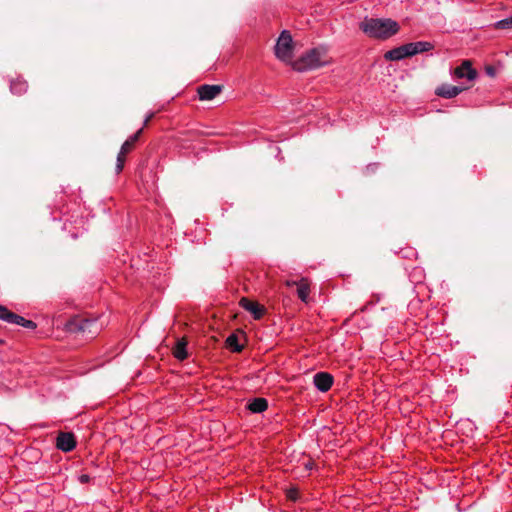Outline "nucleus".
Listing matches in <instances>:
<instances>
[{
	"label": "nucleus",
	"mask_w": 512,
	"mask_h": 512,
	"mask_svg": "<svg viewBox=\"0 0 512 512\" xmlns=\"http://www.w3.org/2000/svg\"><path fill=\"white\" fill-rule=\"evenodd\" d=\"M76 446V439L71 432H61L56 438V447L63 452H70Z\"/></svg>",
	"instance_id": "39448f33"
},
{
	"label": "nucleus",
	"mask_w": 512,
	"mask_h": 512,
	"mask_svg": "<svg viewBox=\"0 0 512 512\" xmlns=\"http://www.w3.org/2000/svg\"><path fill=\"white\" fill-rule=\"evenodd\" d=\"M125 154L126 153H122V151L120 150L117 155L116 173H120L123 170L124 163H125Z\"/></svg>",
	"instance_id": "4be33fe9"
},
{
	"label": "nucleus",
	"mask_w": 512,
	"mask_h": 512,
	"mask_svg": "<svg viewBox=\"0 0 512 512\" xmlns=\"http://www.w3.org/2000/svg\"><path fill=\"white\" fill-rule=\"evenodd\" d=\"M485 72L488 76L490 77H495L496 76V68L492 65H488L485 67Z\"/></svg>",
	"instance_id": "5701e85b"
},
{
	"label": "nucleus",
	"mask_w": 512,
	"mask_h": 512,
	"mask_svg": "<svg viewBox=\"0 0 512 512\" xmlns=\"http://www.w3.org/2000/svg\"><path fill=\"white\" fill-rule=\"evenodd\" d=\"M4 341L2 339H0V343H3Z\"/></svg>",
	"instance_id": "bb28decb"
},
{
	"label": "nucleus",
	"mask_w": 512,
	"mask_h": 512,
	"mask_svg": "<svg viewBox=\"0 0 512 512\" xmlns=\"http://www.w3.org/2000/svg\"><path fill=\"white\" fill-rule=\"evenodd\" d=\"M153 117V113H150L147 115V117L144 120V126L147 125V123L150 121V119Z\"/></svg>",
	"instance_id": "a878e982"
},
{
	"label": "nucleus",
	"mask_w": 512,
	"mask_h": 512,
	"mask_svg": "<svg viewBox=\"0 0 512 512\" xmlns=\"http://www.w3.org/2000/svg\"><path fill=\"white\" fill-rule=\"evenodd\" d=\"M297 283H298V281H294V280H286V281H285V285H286L287 287H292V286H294V285H296V286H297Z\"/></svg>",
	"instance_id": "393cba45"
},
{
	"label": "nucleus",
	"mask_w": 512,
	"mask_h": 512,
	"mask_svg": "<svg viewBox=\"0 0 512 512\" xmlns=\"http://www.w3.org/2000/svg\"><path fill=\"white\" fill-rule=\"evenodd\" d=\"M226 345L233 352H241L243 346L239 344L238 336L236 334H231L226 339Z\"/></svg>",
	"instance_id": "6ab92c4d"
},
{
	"label": "nucleus",
	"mask_w": 512,
	"mask_h": 512,
	"mask_svg": "<svg viewBox=\"0 0 512 512\" xmlns=\"http://www.w3.org/2000/svg\"><path fill=\"white\" fill-rule=\"evenodd\" d=\"M9 323L16 324V325H19V326H22V327H25L28 329H35L37 327L36 323L33 322L32 320H27L24 317L14 313V312L12 313V317H11Z\"/></svg>",
	"instance_id": "dca6fc26"
},
{
	"label": "nucleus",
	"mask_w": 512,
	"mask_h": 512,
	"mask_svg": "<svg viewBox=\"0 0 512 512\" xmlns=\"http://www.w3.org/2000/svg\"><path fill=\"white\" fill-rule=\"evenodd\" d=\"M464 90L465 88L461 86L442 84L441 86L437 87L435 93L440 97L451 99L459 95Z\"/></svg>",
	"instance_id": "9b49d317"
},
{
	"label": "nucleus",
	"mask_w": 512,
	"mask_h": 512,
	"mask_svg": "<svg viewBox=\"0 0 512 512\" xmlns=\"http://www.w3.org/2000/svg\"><path fill=\"white\" fill-rule=\"evenodd\" d=\"M406 57H411L408 43L393 48L384 54V58L387 61H400Z\"/></svg>",
	"instance_id": "1a4fd4ad"
},
{
	"label": "nucleus",
	"mask_w": 512,
	"mask_h": 512,
	"mask_svg": "<svg viewBox=\"0 0 512 512\" xmlns=\"http://www.w3.org/2000/svg\"><path fill=\"white\" fill-rule=\"evenodd\" d=\"M330 62L324 47H316L293 63V69L298 72L313 70L327 65Z\"/></svg>",
	"instance_id": "f03ea898"
},
{
	"label": "nucleus",
	"mask_w": 512,
	"mask_h": 512,
	"mask_svg": "<svg viewBox=\"0 0 512 512\" xmlns=\"http://www.w3.org/2000/svg\"><path fill=\"white\" fill-rule=\"evenodd\" d=\"M12 313L13 312L10 311L7 307L0 304V320L9 323L12 317Z\"/></svg>",
	"instance_id": "412c9836"
},
{
	"label": "nucleus",
	"mask_w": 512,
	"mask_h": 512,
	"mask_svg": "<svg viewBox=\"0 0 512 512\" xmlns=\"http://www.w3.org/2000/svg\"><path fill=\"white\" fill-rule=\"evenodd\" d=\"M359 28L370 38L387 39L398 33L399 24L390 18L365 17Z\"/></svg>",
	"instance_id": "f257e3e1"
},
{
	"label": "nucleus",
	"mask_w": 512,
	"mask_h": 512,
	"mask_svg": "<svg viewBox=\"0 0 512 512\" xmlns=\"http://www.w3.org/2000/svg\"><path fill=\"white\" fill-rule=\"evenodd\" d=\"M310 293V284L307 278H301L297 283V295L299 299L307 303Z\"/></svg>",
	"instance_id": "ddd939ff"
},
{
	"label": "nucleus",
	"mask_w": 512,
	"mask_h": 512,
	"mask_svg": "<svg viewBox=\"0 0 512 512\" xmlns=\"http://www.w3.org/2000/svg\"><path fill=\"white\" fill-rule=\"evenodd\" d=\"M239 304L244 310L250 312L255 320H259L265 312L263 306L245 297L241 298Z\"/></svg>",
	"instance_id": "6e6552de"
},
{
	"label": "nucleus",
	"mask_w": 512,
	"mask_h": 512,
	"mask_svg": "<svg viewBox=\"0 0 512 512\" xmlns=\"http://www.w3.org/2000/svg\"><path fill=\"white\" fill-rule=\"evenodd\" d=\"M142 133V128H140L136 133H134L132 136H130L121 146L122 153H128L134 143L139 139L140 134Z\"/></svg>",
	"instance_id": "a211bd4d"
},
{
	"label": "nucleus",
	"mask_w": 512,
	"mask_h": 512,
	"mask_svg": "<svg viewBox=\"0 0 512 512\" xmlns=\"http://www.w3.org/2000/svg\"><path fill=\"white\" fill-rule=\"evenodd\" d=\"M268 408V402L265 398H255L248 404V409L252 413H262Z\"/></svg>",
	"instance_id": "2eb2a0df"
},
{
	"label": "nucleus",
	"mask_w": 512,
	"mask_h": 512,
	"mask_svg": "<svg viewBox=\"0 0 512 512\" xmlns=\"http://www.w3.org/2000/svg\"><path fill=\"white\" fill-rule=\"evenodd\" d=\"M28 89V84L25 80L12 81L10 84V90L13 94L21 95Z\"/></svg>",
	"instance_id": "f3484780"
},
{
	"label": "nucleus",
	"mask_w": 512,
	"mask_h": 512,
	"mask_svg": "<svg viewBox=\"0 0 512 512\" xmlns=\"http://www.w3.org/2000/svg\"><path fill=\"white\" fill-rule=\"evenodd\" d=\"M222 91L221 85L204 84L198 87L197 93L201 101H210L217 97Z\"/></svg>",
	"instance_id": "423d86ee"
},
{
	"label": "nucleus",
	"mask_w": 512,
	"mask_h": 512,
	"mask_svg": "<svg viewBox=\"0 0 512 512\" xmlns=\"http://www.w3.org/2000/svg\"><path fill=\"white\" fill-rule=\"evenodd\" d=\"M313 382L319 391L327 392L333 384V377L327 372H318L314 375Z\"/></svg>",
	"instance_id": "0eeeda50"
},
{
	"label": "nucleus",
	"mask_w": 512,
	"mask_h": 512,
	"mask_svg": "<svg viewBox=\"0 0 512 512\" xmlns=\"http://www.w3.org/2000/svg\"><path fill=\"white\" fill-rule=\"evenodd\" d=\"M454 75L457 78H466L473 81L477 77V72L472 68L470 61L466 60L454 70Z\"/></svg>",
	"instance_id": "9d476101"
},
{
	"label": "nucleus",
	"mask_w": 512,
	"mask_h": 512,
	"mask_svg": "<svg viewBox=\"0 0 512 512\" xmlns=\"http://www.w3.org/2000/svg\"><path fill=\"white\" fill-rule=\"evenodd\" d=\"M275 55L278 59L288 62L293 55V40L287 30H283L275 45Z\"/></svg>",
	"instance_id": "7ed1b4c3"
},
{
	"label": "nucleus",
	"mask_w": 512,
	"mask_h": 512,
	"mask_svg": "<svg viewBox=\"0 0 512 512\" xmlns=\"http://www.w3.org/2000/svg\"><path fill=\"white\" fill-rule=\"evenodd\" d=\"M410 55L414 56L422 52H428L433 49V44L428 41H418L408 43Z\"/></svg>",
	"instance_id": "f8f14e48"
},
{
	"label": "nucleus",
	"mask_w": 512,
	"mask_h": 512,
	"mask_svg": "<svg viewBox=\"0 0 512 512\" xmlns=\"http://www.w3.org/2000/svg\"><path fill=\"white\" fill-rule=\"evenodd\" d=\"M78 329L83 334H87V338H93L101 331L102 324H99L97 319H82Z\"/></svg>",
	"instance_id": "20e7f679"
},
{
	"label": "nucleus",
	"mask_w": 512,
	"mask_h": 512,
	"mask_svg": "<svg viewBox=\"0 0 512 512\" xmlns=\"http://www.w3.org/2000/svg\"><path fill=\"white\" fill-rule=\"evenodd\" d=\"M78 479H79L80 483L86 484L90 481V476L88 474H82L79 476Z\"/></svg>",
	"instance_id": "b1692460"
},
{
	"label": "nucleus",
	"mask_w": 512,
	"mask_h": 512,
	"mask_svg": "<svg viewBox=\"0 0 512 512\" xmlns=\"http://www.w3.org/2000/svg\"><path fill=\"white\" fill-rule=\"evenodd\" d=\"M494 27L496 29H511L512 28V16L495 22Z\"/></svg>",
	"instance_id": "aec40b11"
},
{
	"label": "nucleus",
	"mask_w": 512,
	"mask_h": 512,
	"mask_svg": "<svg viewBox=\"0 0 512 512\" xmlns=\"http://www.w3.org/2000/svg\"><path fill=\"white\" fill-rule=\"evenodd\" d=\"M187 342L184 338L179 339L173 348V355L176 359L183 361L188 357Z\"/></svg>",
	"instance_id": "4468645a"
}]
</instances>
